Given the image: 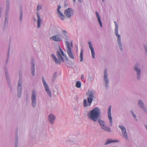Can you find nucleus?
<instances>
[{"instance_id": "12", "label": "nucleus", "mask_w": 147, "mask_h": 147, "mask_svg": "<svg viewBox=\"0 0 147 147\" xmlns=\"http://www.w3.org/2000/svg\"><path fill=\"white\" fill-rule=\"evenodd\" d=\"M107 69H105L104 71L103 76L104 80L105 83V85L106 88H107L109 86V81L108 78V74L107 73Z\"/></svg>"}, {"instance_id": "38", "label": "nucleus", "mask_w": 147, "mask_h": 147, "mask_svg": "<svg viewBox=\"0 0 147 147\" xmlns=\"http://www.w3.org/2000/svg\"><path fill=\"white\" fill-rule=\"evenodd\" d=\"M64 6L65 7H67L68 5V3L66 1H64Z\"/></svg>"}, {"instance_id": "39", "label": "nucleus", "mask_w": 147, "mask_h": 147, "mask_svg": "<svg viewBox=\"0 0 147 147\" xmlns=\"http://www.w3.org/2000/svg\"><path fill=\"white\" fill-rule=\"evenodd\" d=\"M18 137L17 138V139L16 140L15 142V147H17L18 146Z\"/></svg>"}, {"instance_id": "35", "label": "nucleus", "mask_w": 147, "mask_h": 147, "mask_svg": "<svg viewBox=\"0 0 147 147\" xmlns=\"http://www.w3.org/2000/svg\"><path fill=\"white\" fill-rule=\"evenodd\" d=\"M57 77V73L55 72L53 74V76L52 77V78H53V80H54Z\"/></svg>"}, {"instance_id": "49", "label": "nucleus", "mask_w": 147, "mask_h": 147, "mask_svg": "<svg viewBox=\"0 0 147 147\" xmlns=\"http://www.w3.org/2000/svg\"><path fill=\"white\" fill-rule=\"evenodd\" d=\"M69 142H73V141H71V140H70V141H69Z\"/></svg>"}, {"instance_id": "14", "label": "nucleus", "mask_w": 147, "mask_h": 147, "mask_svg": "<svg viewBox=\"0 0 147 147\" xmlns=\"http://www.w3.org/2000/svg\"><path fill=\"white\" fill-rule=\"evenodd\" d=\"M111 106H109L108 111V117L109 119V124L110 126H111L113 125L112 118L111 115Z\"/></svg>"}, {"instance_id": "33", "label": "nucleus", "mask_w": 147, "mask_h": 147, "mask_svg": "<svg viewBox=\"0 0 147 147\" xmlns=\"http://www.w3.org/2000/svg\"><path fill=\"white\" fill-rule=\"evenodd\" d=\"M42 9V6L41 5L38 4L37 6L36 9L38 11Z\"/></svg>"}, {"instance_id": "15", "label": "nucleus", "mask_w": 147, "mask_h": 147, "mask_svg": "<svg viewBox=\"0 0 147 147\" xmlns=\"http://www.w3.org/2000/svg\"><path fill=\"white\" fill-rule=\"evenodd\" d=\"M50 40H53L55 41L59 42L62 40V38L60 35H56L52 36L50 38Z\"/></svg>"}, {"instance_id": "40", "label": "nucleus", "mask_w": 147, "mask_h": 147, "mask_svg": "<svg viewBox=\"0 0 147 147\" xmlns=\"http://www.w3.org/2000/svg\"><path fill=\"white\" fill-rule=\"evenodd\" d=\"M62 33L64 35H67V32L66 30H62Z\"/></svg>"}, {"instance_id": "6", "label": "nucleus", "mask_w": 147, "mask_h": 147, "mask_svg": "<svg viewBox=\"0 0 147 147\" xmlns=\"http://www.w3.org/2000/svg\"><path fill=\"white\" fill-rule=\"evenodd\" d=\"M94 91L93 90H88L86 93L88 96L87 100L88 103H90V105H91L94 97Z\"/></svg>"}, {"instance_id": "44", "label": "nucleus", "mask_w": 147, "mask_h": 147, "mask_svg": "<svg viewBox=\"0 0 147 147\" xmlns=\"http://www.w3.org/2000/svg\"><path fill=\"white\" fill-rule=\"evenodd\" d=\"M91 80H92V78H91V76L89 77V78H88V81L89 82H91Z\"/></svg>"}, {"instance_id": "42", "label": "nucleus", "mask_w": 147, "mask_h": 147, "mask_svg": "<svg viewBox=\"0 0 147 147\" xmlns=\"http://www.w3.org/2000/svg\"><path fill=\"white\" fill-rule=\"evenodd\" d=\"M74 111H78V107L76 106H75L74 107Z\"/></svg>"}, {"instance_id": "19", "label": "nucleus", "mask_w": 147, "mask_h": 147, "mask_svg": "<svg viewBox=\"0 0 147 147\" xmlns=\"http://www.w3.org/2000/svg\"><path fill=\"white\" fill-rule=\"evenodd\" d=\"M138 105L142 110L145 111L146 113L147 112V111L146 110V108L144 107V103L141 100H140L138 101Z\"/></svg>"}, {"instance_id": "1", "label": "nucleus", "mask_w": 147, "mask_h": 147, "mask_svg": "<svg viewBox=\"0 0 147 147\" xmlns=\"http://www.w3.org/2000/svg\"><path fill=\"white\" fill-rule=\"evenodd\" d=\"M59 50L57 51V55L58 59L57 58L54 54H52L51 55V56L55 63L57 64L60 65L61 64V62H64L63 57H66V55L60 47H59Z\"/></svg>"}, {"instance_id": "3", "label": "nucleus", "mask_w": 147, "mask_h": 147, "mask_svg": "<svg viewBox=\"0 0 147 147\" xmlns=\"http://www.w3.org/2000/svg\"><path fill=\"white\" fill-rule=\"evenodd\" d=\"M114 22L115 26V33L116 36L117 37V43L119 45V46L120 49L121 51H122V45L121 40V37L120 35L118 34V26L116 21H114Z\"/></svg>"}, {"instance_id": "48", "label": "nucleus", "mask_w": 147, "mask_h": 147, "mask_svg": "<svg viewBox=\"0 0 147 147\" xmlns=\"http://www.w3.org/2000/svg\"><path fill=\"white\" fill-rule=\"evenodd\" d=\"M105 0H102V1L103 2H104Z\"/></svg>"}, {"instance_id": "8", "label": "nucleus", "mask_w": 147, "mask_h": 147, "mask_svg": "<svg viewBox=\"0 0 147 147\" xmlns=\"http://www.w3.org/2000/svg\"><path fill=\"white\" fill-rule=\"evenodd\" d=\"M42 82L44 85L45 91H46L47 94L50 97H51L52 96L51 92L49 89L48 85L47 84L46 81L45 80L44 77H42Z\"/></svg>"}, {"instance_id": "18", "label": "nucleus", "mask_w": 147, "mask_h": 147, "mask_svg": "<svg viewBox=\"0 0 147 147\" xmlns=\"http://www.w3.org/2000/svg\"><path fill=\"white\" fill-rule=\"evenodd\" d=\"M88 44L89 45V47L90 49L91 53H92V57L93 58H95V52H94V48L92 47V44L91 42L90 41H89L88 42Z\"/></svg>"}, {"instance_id": "2", "label": "nucleus", "mask_w": 147, "mask_h": 147, "mask_svg": "<svg viewBox=\"0 0 147 147\" xmlns=\"http://www.w3.org/2000/svg\"><path fill=\"white\" fill-rule=\"evenodd\" d=\"M100 113V108L95 107L93 108L88 114V116L89 118H90L94 122L97 121Z\"/></svg>"}, {"instance_id": "45", "label": "nucleus", "mask_w": 147, "mask_h": 147, "mask_svg": "<svg viewBox=\"0 0 147 147\" xmlns=\"http://www.w3.org/2000/svg\"><path fill=\"white\" fill-rule=\"evenodd\" d=\"M81 79L82 80H84V75H82L81 76Z\"/></svg>"}, {"instance_id": "47", "label": "nucleus", "mask_w": 147, "mask_h": 147, "mask_svg": "<svg viewBox=\"0 0 147 147\" xmlns=\"http://www.w3.org/2000/svg\"><path fill=\"white\" fill-rule=\"evenodd\" d=\"M71 47H72V43L71 42Z\"/></svg>"}, {"instance_id": "23", "label": "nucleus", "mask_w": 147, "mask_h": 147, "mask_svg": "<svg viewBox=\"0 0 147 147\" xmlns=\"http://www.w3.org/2000/svg\"><path fill=\"white\" fill-rule=\"evenodd\" d=\"M101 129L107 132H110L111 131L110 128L109 126L105 125L102 127Z\"/></svg>"}, {"instance_id": "41", "label": "nucleus", "mask_w": 147, "mask_h": 147, "mask_svg": "<svg viewBox=\"0 0 147 147\" xmlns=\"http://www.w3.org/2000/svg\"><path fill=\"white\" fill-rule=\"evenodd\" d=\"M63 38L66 40H68V37H67V35H64Z\"/></svg>"}, {"instance_id": "7", "label": "nucleus", "mask_w": 147, "mask_h": 147, "mask_svg": "<svg viewBox=\"0 0 147 147\" xmlns=\"http://www.w3.org/2000/svg\"><path fill=\"white\" fill-rule=\"evenodd\" d=\"M118 127L121 130V132L123 138L125 140H128V136L126 127L124 125H118Z\"/></svg>"}, {"instance_id": "24", "label": "nucleus", "mask_w": 147, "mask_h": 147, "mask_svg": "<svg viewBox=\"0 0 147 147\" xmlns=\"http://www.w3.org/2000/svg\"><path fill=\"white\" fill-rule=\"evenodd\" d=\"M5 20L4 22V26H3V29H4L5 28V27L7 25L8 23V16L5 15Z\"/></svg>"}, {"instance_id": "32", "label": "nucleus", "mask_w": 147, "mask_h": 147, "mask_svg": "<svg viewBox=\"0 0 147 147\" xmlns=\"http://www.w3.org/2000/svg\"><path fill=\"white\" fill-rule=\"evenodd\" d=\"M9 51H10L9 49L8 51V53L7 54V58L6 59V64H7L8 63V60H9Z\"/></svg>"}, {"instance_id": "22", "label": "nucleus", "mask_w": 147, "mask_h": 147, "mask_svg": "<svg viewBox=\"0 0 147 147\" xmlns=\"http://www.w3.org/2000/svg\"><path fill=\"white\" fill-rule=\"evenodd\" d=\"M96 14L98 21L99 24L100 26L101 27H102V24L101 21V18L98 13L97 12V11H96Z\"/></svg>"}, {"instance_id": "31", "label": "nucleus", "mask_w": 147, "mask_h": 147, "mask_svg": "<svg viewBox=\"0 0 147 147\" xmlns=\"http://www.w3.org/2000/svg\"><path fill=\"white\" fill-rule=\"evenodd\" d=\"M81 82L79 81H78L76 84V86L78 88H80L81 87Z\"/></svg>"}, {"instance_id": "17", "label": "nucleus", "mask_w": 147, "mask_h": 147, "mask_svg": "<svg viewBox=\"0 0 147 147\" xmlns=\"http://www.w3.org/2000/svg\"><path fill=\"white\" fill-rule=\"evenodd\" d=\"M55 119L56 117L53 114H51L49 115L48 116L49 120L51 124L53 125Z\"/></svg>"}, {"instance_id": "27", "label": "nucleus", "mask_w": 147, "mask_h": 147, "mask_svg": "<svg viewBox=\"0 0 147 147\" xmlns=\"http://www.w3.org/2000/svg\"><path fill=\"white\" fill-rule=\"evenodd\" d=\"M80 61H82L83 59V49L81 50L80 53Z\"/></svg>"}, {"instance_id": "16", "label": "nucleus", "mask_w": 147, "mask_h": 147, "mask_svg": "<svg viewBox=\"0 0 147 147\" xmlns=\"http://www.w3.org/2000/svg\"><path fill=\"white\" fill-rule=\"evenodd\" d=\"M36 14L38 19L37 21V28H39L41 27V24L42 22V20L41 19L40 16L38 11L36 12Z\"/></svg>"}, {"instance_id": "5", "label": "nucleus", "mask_w": 147, "mask_h": 147, "mask_svg": "<svg viewBox=\"0 0 147 147\" xmlns=\"http://www.w3.org/2000/svg\"><path fill=\"white\" fill-rule=\"evenodd\" d=\"M22 73L21 71H19V76L20 78L18 82V84L17 86V96L18 98H20L21 96L22 92V80H21V75Z\"/></svg>"}, {"instance_id": "9", "label": "nucleus", "mask_w": 147, "mask_h": 147, "mask_svg": "<svg viewBox=\"0 0 147 147\" xmlns=\"http://www.w3.org/2000/svg\"><path fill=\"white\" fill-rule=\"evenodd\" d=\"M65 42L66 47L67 48V53L70 57L74 59V57L73 54L72 49L70 47L69 42L67 41H65Z\"/></svg>"}, {"instance_id": "46", "label": "nucleus", "mask_w": 147, "mask_h": 147, "mask_svg": "<svg viewBox=\"0 0 147 147\" xmlns=\"http://www.w3.org/2000/svg\"><path fill=\"white\" fill-rule=\"evenodd\" d=\"M145 127L146 129L147 130V125H145Z\"/></svg>"}, {"instance_id": "28", "label": "nucleus", "mask_w": 147, "mask_h": 147, "mask_svg": "<svg viewBox=\"0 0 147 147\" xmlns=\"http://www.w3.org/2000/svg\"><path fill=\"white\" fill-rule=\"evenodd\" d=\"M83 104L84 106V107H86L87 106H89L90 105V103H88L87 104V101L86 99L84 100L83 101Z\"/></svg>"}, {"instance_id": "34", "label": "nucleus", "mask_w": 147, "mask_h": 147, "mask_svg": "<svg viewBox=\"0 0 147 147\" xmlns=\"http://www.w3.org/2000/svg\"><path fill=\"white\" fill-rule=\"evenodd\" d=\"M130 112H131V114H132V115L133 117L134 118H136L137 117V116H136V115L134 113L133 111L132 110H131L130 111Z\"/></svg>"}, {"instance_id": "37", "label": "nucleus", "mask_w": 147, "mask_h": 147, "mask_svg": "<svg viewBox=\"0 0 147 147\" xmlns=\"http://www.w3.org/2000/svg\"><path fill=\"white\" fill-rule=\"evenodd\" d=\"M3 9L2 7H0V16H1L2 13L3 11Z\"/></svg>"}, {"instance_id": "10", "label": "nucleus", "mask_w": 147, "mask_h": 147, "mask_svg": "<svg viewBox=\"0 0 147 147\" xmlns=\"http://www.w3.org/2000/svg\"><path fill=\"white\" fill-rule=\"evenodd\" d=\"M64 13L67 18H69L74 15V11L72 8H69L64 11Z\"/></svg>"}, {"instance_id": "20", "label": "nucleus", "mask_w": 147, "mask_h": 147, "mask_svg": "<svg viewBox=\"0 0 147 147\" xmlns=\"http://www.w3.org/2000/svg\"><path fill=\"white\" fill-rule=\"evenodd\" d=\"M119 142V141L117 140H111L110 139H109L105 142V145H106L110 144L114 142Z\"/></svg>"}, {"instance_id": "13", "label": "nucleus", "mask_w": 147, "mask_h": 147, "mask_svg": "<svg viewBox=\"0 0 147 147\" xmlns=\"http://www.w3.org/2000/svg\"><path fill=\"white\" fill-rule=\"evenodd\" d=\"M61 7V5H59L58 6L57 10V13L58 17L60 18L62 20H65V16L63 15L60 10Z\"/></svg>"}, {"instance_id": "21", "label": "nucleus", "mask_w": 147, "mask_h": 147, "mask_svg": "<svg viewBox=\"0 0 147 147\" xmlns=\"http://www.w3.org/2000/svg\"><path fill=\"white\" fill-rule=\"evenodd\" d=\"M31 73L33 75V76H35V67H34V61L33 60H32L31 61Z\"/></svg>"}, {"instance_id": "26", "label": "nucleus", "mask_w": 147, "mask_h": 147, "mask_svg": "<svg viewBox=\"0 0 147 147\" xmlns=\"http://www.w3.org/2000/svg\"><path fill=\"white\" fill-rule=\"evenodd\" d=\"M4 69L5 70V76L6 77V79L7 82L8 84L9 85V86H10L9 83V77H8V76L7 72V71H6V67H4Z\"/></svg>"}, {"instance_id": "30", "label": "nucleus", "mask_w": 147, "mask_h": 147, "mask_svg": "<svg viewBox=\"0 0 147 147\" xmlns=\"http://www.w3.org/2000/svg\"><path fill=\"white\" fill-rule=\"evenodd\" d=\"M9 6H6V10L5 12V15L7 16L9 15Z\"/></svg>"}, {"instance_id": "25", "label": "nucleus", "mask_w": 147, "mask_h": 147, "mask_svg": "<svg viewBox=\"0 0 147 147\" xmlns=\"http://www.w3.org/2000/svg\"><path fill=\"white\" fill-rule=\"evenodd\" d=\"M98 122L100 125L101 128L105 125V121L101 119H98Z\"/></svg>"}, {"instance_id": "50", "label": "nucleus", "mask_w": 147, "mask_h": 147, "mask_svg": "<svg viewBox=\"0 0 147 147\" xmlns=\"http://www.w3.org/2000/svg\"><path fill=\"white\" fill-rule=\"evenodd\" d=\"M66 59H67V60H68V58L67 57V58H66Z\"/></svg>"}, {"instance_id": "11", "label": "nucleus", "mask_w": 147, "mask_h": 147, "mask_svg": "<svg viewBox=\"0 0 147 147\" xmlns=\"http://www.w3.org/2000/svg\"><path fill=\"white\" fill-rule=\"evenodd\" d=\"M140 66V64L137 63L134 66V69L137 72V78L139 80L140 78L141 69L139 67Z\"/></svg>"}, {"instance_id": "43", "label": "nucleus", "mask_w": 147, "mask_h": 147, "mask_svg": "<svg viewBox=\"0 0 147 147\" xmlns=\"http://www.w3.org/2000/svg\"><path fill=\"white\" fill-rule=\"evenodd\" d=\"M76 0H73V1L74 3H75ZM78 1L80 3H81L82 2V0H78Z\"/></svg>"}, {"instance_id": "4", "label": "nucleus", "mask_w": 147, "mask_h": 147, "mask_svg": "<svg viewBox=\"0 0 147 147\" xmlns=\"http://www.w3.org/2000/svg\"><path fill=\"white\" fill-rule=\"evenodd\" d=\"M31 104L33 108H35L37 104L36 92L34 89L32 91L31 96Z\"/></svg>"}, {"instance_id": "29", "label": "nucleus", "mask_w": 147, "mask_h": 147, "mask_svg": "<svg viewBox=\"0 0 147 147\" xmlns=\"http://www.w3.org/2000/svg\"><path fill=\"white\" fill-rule=\"evenodd\" d=\"M23 15V12L22 9H20V21H22V17Z\"/></svg>"}, {"instance_id": "36", "label": "nucleus", "mask_w": 147, "mask_h": 147, "mask_svg": "<svg viewBox=\"0 0 147 147\" xmlns=\"http://www.w3.org/2000/svg\"><path fill=\"white\" fill-rule=\"evenodd\" d=\"M10 2L9 0H6V6H9Z\"/></svg>"}]
</instances>
